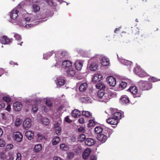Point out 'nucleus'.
Segmentation results:
<instances>
[{
    "mask_svg": "<svg viewBox=\"0 0 160 160\" xmlns=\"http://www.w3.org/2000/svg\"><path fill=\"white\" fill-rule=\"evenodd\" d=\"M95 124V122L93 120H89V122L88 124V127H91L93 126Z\"/></svg>",
    "mask_w": 160,
    "mask_h": 160,
    "instance_id": "864d4df0",
    "label": "nucleus"
},
{
    "mask_svg": "<svg viewBox=\"0 0 160 160\" xmlns=\"http://www.w3.org/2000/svg\"><path fill=\"white\" fill-rule=\"evenodd\" d=\"M130 83V80L128 79H123L119 85V88L120 90L125 88L127 86L128 83Z\"/></svg>",
    "mask_w": 160,
    "mask_h": 160,
    "instance_id": "6e6552de",
    "label": "nucleus"
},
{
    "mask_svg": "<svg viewBox=\"0 0 160 160\" xmlns=\"http://www.w3.org/2000/svg\"><path fill=\"white\" fill-rule=\"evenodd\" d=\"M101 63L103 66H108L109 63V60L108 59L106 58L105 57H103Z\"/></svg>",
    "mask_w": 160,
    "mask_h": 160,
    "instance_id": "c85d7f7f",
    "label": "nucleus"
},
{
    "mask_svg": "<svg viewBox=\"0 0 160 160\" xmlns=\"http://www.w3.org/2000/svg\"><path fill=\"white\" fill-rule=\"evenodd\" d=\"M60 121H59L58 122H57L56 123L54 124V129L57 128L59 127L60 124Z\"/></svg>",
    "mask_w": 160,
    "mask_h": 160,
    "instance_id": "13d9d810",
    "label": "nucleus"
},
{
    "mask_svg": "<svg viewBox=\"0 0 160 160\" xmlns=\"http://www.w3.org/2000/svg\"><path fill=\"white\" fill-rule=\"evenodd\" d=\"M119 60L121 63L125 65L128 66L130 65L131 63V61L124 59L123 58H120Z\"/></svg>",
    "mask_w": 160,
    "mask_h": 160,
    "instance_id": "cd10ccee",
    "label": "nucleus"
},
{
    "mask_svg": "<svg viewBox=\"0 0 160 160\" xmlns=\"http://www.w3.org/2000/svg\"><path fill=\"white\" fill-rule=\"evenodd\" d=\"M76 69L78 70H80L83 66L82 61L80 60H78L75 63Z\"/></svg>",
    "mask_w": 160,
    "mask_h": 160,
    "instance_id": "a211bd4d",
    "label": "nucleus"
},
{
    "mask_svg": "<svg viewBox=\"0 0 160 160\" xmlns=\"http://www.w3.org/2000/svg\"><path fill=\"white\" fill-rule=\"evenodd\" d=\"M88 87V84L86 82H83L81 84L79 87V90L80 92H83L85 91Z\"/></svg>",
    "mask_w": 160,
    "mask_h": 160,
    "instance_id": "a878e982",
    "label": "nucleus"
},
{
    "mask_svg": "<svg viewBox=\"0 0 160 160\" xmlns=\"http://www.w3.org/2000/svg\"><path fill=\"white\" fill-rule=\"evenodd\" d=\"M107 80L110 85L114 86L116 83V79L113 76H109L107 78Z\"/></svg>",
    "mask_w": 160,
    "mask_h": 160,
    "instance_id": "9d476101",
    "label": "nucleus"
},
{
    "mask_svg": "<svg viewBox=\"0 0 160 160\" xmlns=\"http://www.w3.org/2000/svg\"><path fill=\"white\" fill-rule=\"evenodd\" d=\"M74 154L73 152H68L67 153V158L68 159H72L74 158Z\"/></svg>",
    "mask_w": 160,
    "mask_h": 160,
    "instance_id": "de8ad7c7",
    "label": "nucleus"
},
{
    "mask_svg": "<svg viewBox=\"0 0 160 160\" xmlns=\"http://www.w3.org/2000/svg\"><path fill=\"white\" fill-rule=\"evenodd\" d=\"M102 78V74L99 73L96 74L92 77V81L93 82H96L101 80Z\"/></svg>",
    "mask_w": 160,
    "mask_h": 160,
    "instance_id": "2eb2a0df",
    "label": "nucleus"
},
{
    "mask_svg": "<svg viewBox=\"0 0 160 160\" xmlns=\"http://www.w3.org/2000/svg\"><path fill=\"white\" fill-rule=\"evenodd\" d=\"M2 100L7 103H9L11 100V98L9 96H6L2 98Z\"/></svg>",
    "mask_w": 160,
    "mask_h": 160,
    "instance_id": "58836bf2",
    "label": "nucleus"
},
{
    "mask_svg": "<svg viewBox=\"0 0 160 160\" xmlns=\"http://www.w3.org/2000/svg\"><path fill=\"white\" fill-rule=\"evenodd\" d=\"M135 73L141 77H144L148 76L147 73L140 66H137L134 70Z\"/></svg>",
    "mask_w": 160,
    "mask_h": 160,
    "instance_id": "423d86ee",
    "label": "nucleus"
},
{
    "mask_svg": "<svg viewBox=\"0 0 160 160\" xmlns=\"http://www.w3.org/2000/svg\"><path fill=\"white\" fill-rule=\"evenodd\" d=\"M42 111H44L45 112H47L48 111L47 107L45 106H42Z\"/></svg>",
    "mask_w": 160,
    "mask_h": 160,
    "instance_id": "338daca9",
    "label": "nucleus"
},
{
    "mask_svg": "<svg viewBox=\"0 0 160 160\" xmlns=\"http://www.w3.org/2000/svg\"><path fill=\"white\" fill-rule=\"evenodd\" d=\"M111 115L112 117H113L117 119L118 121L122 118L121 113L116 110L112 111Z\"/></svg>",
    "mask_w": 160,
    "mask_h": 160,
    "instance_id": "4468645a",
    "label": "nucleus"
},
{
    "mask_svg": "<svg viewBox=\"0 0 160 160\" xmlns=\"http://www.w3.org/2000/svg\"><path fill=\"white\" fill-rule=\"evenodd\" d=\"M23 136L22 134L19 132L14 133L13 136V139L18 142L22 141Z\"/></svg>",
    "mask_w": 160,
    "mask_h": 160,
    "instance_id": "1a4fd4ad",
    "label": "nucleus"
},
{
    "mask_svg": "<svg viewBox=\"0 0 160 160\" xmlns=\"http://www.w3.org/2000/svg\"><path fill=\"white\" fill-rule=\"evenodd\" d=\"M32 11L35 12H36L39 11L40 9V8L38 5L35 4L33 5L32 7Z\"/></svg>",
    "mask_w": 160,
    "mask_h": 160,
    "instance_id": "4c0bfd02",
    "label": "nucleus"
},
{
    "mask_svg": "<svg viewBox=\"0 0 160 160\" xmlns=\"http://www.w3.org/2000/svg\"><path fill=\"white\" fill-rule=\"evenodd\" d=\"M53 53H55V52L52 51L51 52H49L44 54L43 59L47 60L48 58L51 56Z\"/></svg>",
    "mask_w": 160,
    "mask_h": 160,
    "instance_id": "f704fd0d",
    "label": "nucleus"
},
{
    "mask_svg": "<svg viewBox=\"0 0 160 160\" xmlns=\"http://www.w3.org/2000/svg\"><path fill=\"white\" fill-rule=\"evenodd\" d=\"M95 143V140L92 138H88L85 141V144L88 146H92L94 145Z\"/></svg>",
    "mask_w": 160,
    "mask_h": 160,
    "instance_id": "aec40b11",
    "label": "nucleus"
},
{
    "mask_svg": "<svg viewBox=\"0 0 160 160\" xmlns=\"http://www.w3.org/2000/svg\"><path fill=\"white\" fill-rule=\"evenodd\" d=\"M56 133L58 135H59L61 133V128L60 127L54 129Z\"/></svg>",
    "mask_w": 160,
    "mask_h": 160,
    "instance_id": "09e8293b",
    "label": "nucleus"
},
{
    "mask_svg": "<svg viewBox=\"0 0 160 160\" xmlns=\"http://www.w3.org/2000/svg\"><path fill=\"white\" fill-rule=\"evenodd\" d=\"M106 122L110 124L115 125L118 123V121L111 115V117L106 119Z\"/></svg>",
    "mask_w": 160,
    "mask_h": 160,
    "instance_id": "f8f14e48",
    "label": "nucleus"
},
{
    "mask_svg": "<svg viewBox=\"0 0 160 160\" xmlns=\"http://www.w3.org/2000/svg\"><path fill=\"white\" fill-rule=\"evenodd\" d=\"M78 121L81 124H83L84 122V119L83 118H79L78 120Z\"/></svg>",
    "mask_w": 160,
    "mask_h": 160,
    "instance_id": "69168bd1",
    "label": "nucleus"
},
{
    "mask_svg": "<svg viewBox=\"0 0 160 160\" xmlns=\"http://www.w3.org/2000/svg\"><path fill=\"white\" fill-rule=\"evenodd\" d=\"M46 103L48 107H51L52 105V102L50 98H47L46 101Z\"/></svg>",
    "mask_w": 160,
    "mask_h": 160,
    "instance_id": "49530a36",
    "label": "nucleus"
},
{
    "mask_svg": "<svg viewBox=\"0 0 160 160\" xmlns=\"http://www.w3.org/2000/svg\"><path fill=\"white\" fill-rule=\"evenodd\" d=\"M21 154L18 153L17 154V158L16 160H21Z\"/></svg>",
    "mask_w": 160,
    "mask_h": 160,
    "instance_id": "680f3d73",
    "label": "nucleus"
},
{
    "mask_svg": "<svg viewBox=\"0 0 160 160\" xmlns=\"http://www.w3.org/2000/svg\"><path fill=\"white\" fill-rule=\"evenodd\" d=\"M96 87L97 89H101L105 88L106 86L103 82H100L97 83L96 85Z\"/></svg>",
    "mask_w": 160,
    "mask_h": 160,
    "instance_id": "c9c22d12",
    "label": "nucleus"
},
{
    "mask_svg": "<svg viewBox=\"0 0 160 160\" xmlns=\"http://www.w3.org/2000/svg\"><path fill=\"white\" fill-rule=\"evenodd\" d=\"M25 136L28 139L31 140L33 138L34 133L32 131H28L25 133Z\"/></svg>",
    "mask_w": 160,
    "mask_h": 160,
    "instance_id": "5701e85b",
    "label": "nucleus"
},
{
    "mask_svg": "<svg viewBox=\"0 0 160 160\" xmlns=\"http://www.w3.org/2000/svg\"><path fill=\"white\" fill-rule=\"evenodd\" d=\"M65 120L66 122L68 123L72 122L71 120L69 118L68 116H67L65 118Z\"/></svg>",
    "mask_w": 160,
    "mask_h": 160,
    "instance_id": "e2e57ef3",
    "label": "nucleus"
},
{
    "mask_svg": "<svg viewBox=\"0 0 160 160\" xmlns=\"http://www.w3.org/2000/svg\"><path fill=\"white\" fill-rule=\"evenodd\" d=\"M85 138V135L84 134H81L79 136L78 140L79 141L82 142L84 140Z\"/></svg>",
    "mask_w": 160,
    "mask_h": 160,
    "instance_id": "37998d69",
    "label": "nucleus"
},
{
    "mask_svg": "<svg viewBox=\"0 0 160 160\" xmlns=\"http://www.w3.org/2000/svg\"><path fill=\"white\" fill-rule=\"evenodd\" d=\"M60 140L58 137H56L53 138L52 140V144L56 145L58 144L60 142Z\"/></svg>",
    "mask_w": 160,
    "mask_h": 160,
    "instance_id": "2f4dec72",
    "label": "nucleus"
},
{
    "mask_svg": "<svg viewBox=\"0 0 160 160\" xmlns=\"http://www.w3.org/2000/svg\"><path fill=\"white\" fill-rule=\"evenodd\" d=\"M37 140L38 142H41L45 139V137L40 133H38L37 137Z\"/></svg>",
    "mask_w": 160,
    "mask_h": 160,
    "instance_id": "72a5a7b5",
    "label": "nucleus"
},
{
    "mask_svg": "<svg viewBox=\"0 0 160 160\" xmlns=\"http://www.w3.org/2000/svg\"><path fill=\"white\" fill-rule=\"evenodd\" d=\"M78 131L79 132H85V128L83 127H80L78 128Z\"/></svg>",
    "mask_w": 160,
    "mask_h": 160,
    "instance_id": "4d7b16f0",
    "label": "nucleus"
},
{
    "mask_svg": "<svg viewBox=\"0 0 160 160\" xmlns=\"http://www.w3.org/2000/svg\"><path fill=\"white\" fill-rule=\"evenodd\" d=\"M57 2H58L60 3L63 2L62 0H48V3L50 5H53L54 3H56Z\"/></svg>",
    "mask_w": 160,
    "mask_h": 160,
    "instance_id": "e433bc0d",
    "label": "nucleus"
},
{
    "mask_svg": "<svg viewBox=\"0 0 160 160\" xmlns=\"http://www.w3.org/2000/svg\"><path fill=\"white\" fill-rule=\"evenodd\" d=\"M31 120L29 118L26 119L23 123L24 128L26 129H28L31 126Z\"/></svg>",
    "mask_w": 160,
    "mask_h": 160,
    "instance_id": "ddd939ff",
    "label": "nucleus"
},
{
    "mask_svg": "<svg viewBox=\"0 0 160 160\" xmlns=\"http://www.w3.org/2000/svg\"><path fill=\"white\" fill-rule=\"evenodd\" d=\"M115 96V93L110 90H100L98 92L96 100L99 102H106Z\"/></svg>",
    "mask_w": 160,
    "mask_h": 160,
    "instance_id": "f03ea898",
    "label": "nucleus"
},
{
    "mask_svg": "<svg viewBox=\"0 0 160 160\" xmlns=\"http://www.w3.org/2000/svg\"><path fill=\"white\" fill-rule=\"evenodd\" d=\"M22 123V120L19 118H17L15 122V126L19 127Z\"/></svg>",
    "mask_w": 160,
    "mask_h": 160,
    "instance_id": "a19ab883",
    "label": "nucleus"
},
{
    "mask_svg": "<svg viewBox=\"0 0 160 160\" xmlns=\"http://www.w3.org/2000/svg\"><path fill=\"white\" fill-rule=\"evenodd\" d=\"M98 67V64L96 63L93 62L90 64L89 68L92 71H95L97 69Z\"/></svg>",
    "mask_w": 160,
    "mask_h": 160,
    "instance_id": "c756f323",
    "label": "nucleus"
},
{
    "mask_svg": "<svg viewBox=\"0 0 160 160\" xmlns=\"http://www.w3.org/2000/svg\"><path fill=\"white\" fill-rule=\"evenodd\" d=\"M138 86L143 90H148L152 87L151 83L148 81H140L138 83Z\"/></svg>",
    "mask_w": 160,
    "mask_h": 160,
    "instance_id": "20e7f679",
    "label": "nucleus"
},
{
    "mask_svg": "<svg viewBox=\"0 0 160 160\" xmlns=\"http://www.w3.org/2000/svg\"><path fill=\"white\" fill-rule=\"evenodd\" d=\"M67 73L68 76H73L75 74V71L73 68L71 67L69 68L66 71Z\"/></svg>",
    "mask_w": 160,
    "mask_h": 160,
    "instance_id": "bb28decb",
    "label": "nucleus"
},
{
    "mask_svg": "<svg viewBox=\"0 0 160 160\" xmlns=\"http://www.w3.org/2000/svg\"><path fill=\"white\" fill-rule=\"evenodd\" d=\"M61 150L64 151H67L69 149L68 146L66 143H62L60 145Z\"/></svg>",
    "mask_w": 160,
    "mask_h": 160,
    "instance_id": "473e14b6",
    "label": "nucleus"
},
{
    "mask_svg": "<svg viewBox=\"0 0 160 160\" xmlns=\"http://www.w3.org/2000/svg\"><path fill=\"white\" fill-rule=\"evenodd\" d=\"M108 137L103 132L99 134L97 136V139L102 143L105 142L107 139Z\"/></svg>",
    "mask_w": 160,
    "mask_h": 160,
    "instance_id": "0eeeda50",
    "label": "nucleus"
},
{
    "mask_svg": "<svg viewBox=\"0 0 160 160\" xmlns=\"http://www.w3.org/2000/svg\"><path fill=\"white\" fill-rule=\"evenodd\" d=\"M91 152V150L89 148L86 149L82 153V157L84 159H86Z\"/></svg>",
    "mask_w": 160,
    "mask_h": 160,
    "instance_id": "412c9836",
    "label": "nucleus"
},
{
    "mask_svg": "<svg viewBox=\"0 0 160 160\" xmlns=\"http://www.w3.org/2000/svg\"><path fill=\"white\" fill-rule=\"evenodd\" d=\"M13 148V145L11 144H8L6 147V149L7 151H8Z\"/></svg>",
    "mask_w": 160,
    "mask_h": 160,
    "instance_id": "3c124183",
    "label": "nucleus"
},
{
    "mask_svg": "<svg viewBox=\"0 0 160 160\" xmlns=\"http://www.w3.org/2000/svg\"><path fill=\"white\" fill-rule=\"evenodd\" d=\"M22 105V103L18 102H17L14 103L13 104L14 109L16 111H19L20 110Z\"/></svg>",
    "mask_w": 160,
    "mask_h": 160,
    "instance_id": "6ab92c4d",
    "label": "nucleus"
},
{
    "mask_svg": "<svg viewBox=\"0 0 160 160\" xmlns=\"http://www.w3.org/2000/svg\"><path fill=\"white\" fill-rule=\"evenodd\" d=\"M6 110L9 112H10L11 111V105L10 104H8L7 108H6Z\"/></svg>",
    "mask_w": 160,
    "mask_h": 160,
    "instance_id": "774afa93",
    "label": "nucleus"
},
{
    "mask_svg": "<svg viewBox=\"0 0 160 160\" xmlns=\"http://www.w3.org/2000/svg\"><path fill=\"white\" fill-rule=\"evenodd\" d=\"M151 80L152 82H154L158 81H160V79H158L157 78H156L155 77H152L151 78Z\"/></svg>",
    "mask_w": 160,
    "mask_h": 160,
    "instance_id": "0e129e2a",
    "label": "nucleus"
},
{
    "mask_svg": "<svg viewBox=\"0 0 160 160\" xmlns=\"http://www.w3.org/2000/svg\"><path fill=\"white\" fill-rule=\"evenodd\" d=\"M6 155L4 153L1 152L0 153V158L1 159H4L6 158Z\"/></svg>",
    "mask_w": 160,
    "mask_h": 160,
    "instance_id": "6e6d98bb",
    "label": "nucleus"
},
{
    "mask_svg": "<svg viewBox=\"0 0 160 160\" xmlns=\"http://www.w3.org/2000/svg\"><path fill=\"white\" fill-rule=\"evenodd\" d=\"M71 114L72 117L75 118H78L80 116L81 113L79 110L75 109L72 112Z\"/></svg>",
    "mask_w": 160,
    "mask_h": 160,
    "instance_id": "b1692460",
    "label": "nucleus"
},
{
    "mask_svg": "<svg viewBox=\"0 0 160 160\" xmlns=\"http://www.w3.org/2000/svg\"><path fill=\"white\" fill-rule=\"evenodd\" d=\"M41 121L42 122V123L46 125H48L49 123V120L45 118H43L41 120Z\"/></svg>",
    "mask_w": 160,
    "mask_h": 160,
    "instance_id": "c03bdc74",
    "label": "nucleus"
},
{
    "mask_svg": "<svg viewBox=\"0 0 160 160\" xmlns=\"http://www.w3.org/2000/svg\"><path fill=\"white\" fill-rule=\"evenodd\" d=\"M55 82L57 85V87L59 88L60 86H62L65 84V81L63 79L58 78H57Z\"/></svg>",
    "mask_w": 160,
    "mask_h": 160,
    "instance_id": "f3484780",
    "label": "nucleus"
},
{
    "mask_svg": "<svg viewBox=\"0 0 160 160\" xmlns=\"http://www.w3.org/2000/svg\"><path fill=\"white\" fill-rule=\"evenodd\" d=\"M113 132V131L111 129L107 128L104 132L105 133L107 136L108 137H109L111 134Z\"/></svg>",
    "mask_w": 160,
    "mask_h": 160,
    "instance_id": "79ce46f5",
    "label": "nucleus"
},
{
    "mask_svg": "<svg viewBox=\"0 0 160 160\" xmlns=\"http://www.w3.org/2000/svg\"><path fill=\"white\" fill-rule=\"evenodd\" d=\"M68 55V52L65 50L55 52V60L56 62L55 66L59 68L61 65V62L62 58H66Z\"/></svg>",
    "mask_w": 160,
    "mask_h": 160,
    "instance_id": "7ed1b4c3",
    "label": "nucleus"
},
{
    "mask_svg": "<svg viewBox=\"0 0 160 160\" xmlns=\"http://www.w3.org/2000/svg\"><path fill=\"white\" fill-rule=\"evenodd\" d=\"M129 92L134 98H138L140 97L142 93L141 91L138 90L135 86H132L127 90Z\"/></svg>",
    "mask_w": 160,
    "mask_h": 160,
    "instance_id": "39448f33",
    "label": "nucleus"
},
{
    "mask_svg": "<svg viewBox=\"0 0 160 160\" xmlns=\"http://www.w3.org/2000/svg\"><path fill=\"white\" fill-rule=\"evenodd\" d=\"M95 133L97 134H100L102 131V129L100 126H97L94 129Z\"/></svg>",
    "mask_w": 160,
    "mask_h": 160,
    "instance_id": "ea45409f",
    "label": "nucleus"
},
{
    "mask_svg": "<svg viewBox=\"0 0 160 160\" xmlns=\"http://www.w3.org/2000/svg\"><path fill=\"white\" fill-rule=\"evenodd\" d=\"M72 63L71 61L66 60L62 62V66L64 68H69L72 67Z\"/></svg>",
    "mask_w": 160,
    "mask_h": 160,
    "instance_id": "dca6fc26",
    "label": "nucleus"
},
{
    "mask_svg": "<svg viewBox=\"0 0 160 160\" xmlns=\"http://www.w3.org/2000/svg\"><path fill=\"white\" fill-rule=\"evenodd\" d=\"M5 106V104L2 101H0V109H2Z\"/></svg>",
    "mask_w": 160,
    "mask_h": 160,
    "instance_id": "bf43d9fd",
    "label": "nucleus"
},
{
    "mask_svg": "<svg viewBox=\"0 0 160 160\" xmlns=\"http://www.w3.org/2000/svg\"><path fill=\"white\" fill-rule=\"evenodd\" d=\"M19 12L16 8L12 10L9 13L10 19V22L13 24L17 23L16 19L18 16L20 17H22V23H19L20 26L25 27L26 28H28L29 27H32L38 24L39 22H42V20H39L38 17L37 16H34L32 14L27 13L26 11H23L18 15Z\"/></svg>",
    "mask_w": 160,
    "mask_h": 160,
    "instance_id": "f257e3e1",
    "label": "nucleus"
},
{
    "mask_svg": "<svg viewBox=\"0 0 160 160\" xmlns=\"http://www.w3.org/2000/svg\"><path fill=\"white\" fill-rule=\"evenodd\" d=\"M0 117L3 120H6L7 119V118L4 113H1L0 114Z\"/></svg>",
    "mask_w": 160,
    "mask_h": 160,
    "instance_id": "052dcab7",
    "label": "nucleus"
},
{
    "mask_svg": "<svg viewBox=\"0 0 160 160\" xmlns=\"http://www.w3.org/2000/svg\"><path fill=\"white\" fill-rule=\"evenodd\" d=\"M14 37L18 41H20L22 39L21 36L18 34H15L14 35Z\"/></svg>",
    "mask_w": 160,
    "mask_h": 160,
    "instance_id": "603ef678",
    "label": "nucleus"
},
{
    "mask_svg": "<svg viewBox=\"0 0 160 160\" xmlns=\"http://www.w3.org/2000/svg\"><path fill=\"white\" fill-rule=\"evenodd\" d=\"M80 100L81 102L86 103H91L92 102L91 99L87 96H85L81 97L80 98Z\"/></svg>",
    "mask_w": 160,
    "mask_h": 160,
    "instance_id": "4be33fe9",
    "label": "nucleus"
},
{
    "mask_svg": "<svg viewBox=\"0 0 160 160\" xmlns=\"http://www.w3.org/2000/svg\"><path fill=\"white\" fill-rule=\"evenodd\" d=\"M82 114L84 116L89 117L91 115L92 113L88 111H83L82 112Z\"/></svg>",
    "mask_w": 160,
    "mask_h": 160,
    "instance_id": "a18cd8bd",
    "label": "nucleus"
},
{
    "mask_svg": "<svg viewBox=\"0 0 160 160\" xmlns=\"http://www.w3.org/2000/svg\"><path fill=\"white\" fill-rule=\"evenodd\" d=\"M120 102L122 104H126L129 102V99L126 95H122L120 98Z\"/></svg>",
    "mask_w": 160,
    "mask_h": 160,
    "instance_id": "393cba45",
    "label": "nucleus"
},
{
    "mask_svg": "<svg viewBox=\"0 0 160 160\" xmlns=\"http://www.w3.org/2000/svg\"><path fill=\"white\" fill-rule=\"evenodd\" d=\"M38 109V107L36 105H33L32 106V111L34 112H37Z\"/></svg>",
    "mask_w": 160,
    "mask_h": 160,
    "instance_id": "5fc2aeb1",
    "label": "nucleus"
},
{
    "mask_svg": "<svg viewBox=\"0 0 160 160\" xmlns=\"http://www.w3.org/2000/svg\"><path fill=\"white\" fill-rule=\"evenodd\" d=\"M42 145L40 144H38L35 146L34 150L35 152H38L42 150Z\"/></svg>",
    "mask_w": 160,
    "mask_h": 160,
    "instance_id": "7c9ffc66",
    "label": "nucleus"
},
{
    "mask_svg": "<svg viewBox=\"0 0 160 160\" xmlns=\"http://www.w3.org/2000/svg\"><path fill=\"white\" fill-rule=\"evenodd\" d=\"M6 144L5 141L3 139L0 138V147H3Z\"/></svg>",
    "mask_w": 160,
    "mask_h": 160,
    "instance_id": "8fccbe9b",
    "label": "nucleus"
},
{
    "mask_svg": "<svg viewBox=\"0 0 160 160\" xmlns=\"http://www.w3.org/2000/svg\"><path fill=\"white\" fill-rule=\"evenodd\" d=\"M12 40V39L8 38L6 36H3L0 38V42L4 44H8Z\"/></svg>",
    "mask_w": 160,
    "mask_h": 160,
    "instance_id": "9b49d317",
    "label": "nucleus"
}]
</instances>
